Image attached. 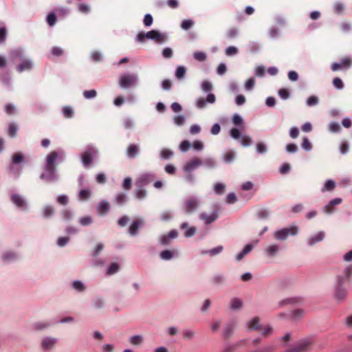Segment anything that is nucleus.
I'll list each match as a JSON object with an SVG mask.
<instances>
[{
  "label": "nucleus",
  "mask_w": 352,
  "mask_h": 352,
  "mask_svg": "<svg viewBox=\"0 0 352 352\" xmlns=\"http://www.w3.org/2000/svg\"><path fill=\"white\" fill-rule=\"evenodd\" d=\"M146 196V191L145 189L139 187L138 189L135 190V197L138 199H143Z\"/></svg>",
  "instance_id": "nucleus-43"
},
{
  "label": "nucleus",
  "mask_w": 352,
  "mask_h": 352,
  "mask_svg": "<svg viewBox=\"0 0 352 352\" xmlns=\"http://www.w3.org/2000/svg\"><path fill=\"white\" fill-rule=\"evenodd\" d=\"M16 258V254L12 252H7L3 255V260L7 263L11 262Z\"/></svg>",
  "instance_id": "nucleus-39"
},
{
  "label": "nucleus",
  "mask_w": 352,
  "mask_h": 352,
  "mask_svg": "<svg viewBox=\"0 0 352 352\" xmlns=\"http://www.w3.org/2000/svg\"><path fill=\"white\" fill-rule=\"evenodd\" d=\"M201 165H203L202 160L194 158L186 164L184 170L187 173H190Z\"/></svg>",
  "instance_id": "nucleus-11"
},
{
  "label": "nucleus",
  "mask_w": 352,
  "mask_h": 352,
  "mask_svg": "<svg viewBox=\"0 0 352 352\" xmlns=\"http://www.w3.org/2000/svg\"><path fill=\"white\" fill-rule=\"evenodd\" d=\"M279 250L280 246L278 244H272L265 249L264 252L268 257H274Z\"/></svg>",
  "instance_id": "nucleus-23"
},
{
  "label": "nucleus",
  "mask_w": 352,
  "mask_h": 352,
  "mask_svg": "<svg viewBox=\"0 0 352 352\" xmlns=\"http://www.w3.org/2000/svg\"><path fill=\"white\" fill-rule=\"evenodd\" d=\"M47 24L52 27L55 25L56 22V16L54 12H51L47 14V19H46Z\"/></svg>",
  "instance_id": "nucleus-47"
},
{
  "label": "nucleus",
  "mask_w": 352,
  "mask_h": 352,
  "mask_svg": "<svg viewBox=\"0 0 352 352\" xmlns=\"http://www.w3.org/2000/svg\"><path fill=\"white\" fill-rule=\"evenodd\" d=\"M109 210V204L106 201H100L97 206V212L100 214H104Z\"/></svg>",
  "instance_id": "nucleus-27"
},
{
  "label": "nucleus",
  "mask_w": 352,
  "mask_h": 352,
  "mask_svg": "<svg viewBox=\"0 0 352 352\" xmlns=\"http://www.w3.org/2000/svg\"><path fill=\"white\" fill-rule=\"evenodd\" d=\"M244 340H239L234 344H228L224 346L223 352H234L244 342Z\"/></svg>",
  "instance_id": "nucleus-26"
},
{
  "label": "nucleus",
  "mask_w": 352,
  "mask_h": 352,
  "mask_svg": "<svg viewBox=\"0 0 352 352\" xmlns=\"http://www.w3.org/2000/svg\"><path fill=\"white\" fill-rule=\"evenodd\" d=\"M138 75L136 74H123L120 76L118 84L122 89L135 86L138 82Z\"/></svg>",
  "instance_id": "nucleus-3"
},
{
  "label": "nucleus",
  "mask_w": 352,
  "mask_h": 352,
  "mask_svg": "<svg viewBox=\"0 0 352 352\" xmlns=\"http://www.w3.org/2000/svg\"><path fill=\"white\" fill-rule=\"evenodd\" d=\"M199 204L200 201L198 198L189 197L184 202L183 210L186 214L192 213L198 208Z\"/></svg>",
  "instance_id": "nucleus-5"
},
{
  "label": "nucleus",
  "mask_w": 352,
  "mask_h": 352,
  "mask_svg": "<svg viewBox=\"0 0 352 352\" xmlns=\"http://www.w3.org/2000/svg\"><path fill=\"white\" fill-rule=\"evenodd\" d=\"M311 342L309 340L300 341L296 346L288 349L285 352H302L308 349Z\"/></svg>",
  "instance_id": "nucleus-10"
},
{
  "label": "nucleus",
  "mask_w": 352,
  "mask_h": 352,
  "mask_svg": "<svg viewBox=\"0 0 352 352\" xmlns=\"http://www.w3.org/2000/svg\"><path fill=\"white\" fill-rule=\"evenodd\" d=\"M91 195V192L89 188L82 189L79 192V198L81 200H86Z\"/></svg>",
  "instance_id": "nucleus-52"
},
{
  "label": "nucleus",
  "mask_w": 352,
  "mask_h": 352,
  "mask_svg": "<svg viewBox=\"0 0 352 352\" xmlns=\"http://www.w3.org/2000/svg\"><path fill=\"white\" fill-rule=\"evenodd\" d=\"M195 22L192 19H185L181 23V28L184 30H188L191 28Z\"/></svg>",
  "instance_id": "nucleus-45"
},
{
  "label": "nucleus",
  "mask_w": 352,
  "mask_h": 352,
  "mask_svg": "<svg viewBox=\"0 0 352 352\" xmlns=\"http://www.w3.org/2000/svg\"><path fill=\"white\" fill-rule=\"evenodd\" d=\"M126 199V195L123 192H120V193L117 194V195L116 196L115 201H116V204H118V205H122L125 202Z\"/></svg>",
  "instance_id": "nucleus-60"
},
{
  "label": "nucleus",
  "mask_w": 352,
  "mask_h": 352,
  "mask_svg": "<svg viewBox=\"0 0 352 352\" xmlns=\"http://www.w3.org/2000/svg\"><path fill=\"white\" fill-rule=\"evenodd\" d=\"M223 250V247L222 245H219L215 247L208 251L203 252V254H209L210 256H214L221 253Z\"/></svg>",
  "instance_id": "nucleus-46"
},
{
  "label": "nucleus",
  "mask_w": 352,
  "mask_h": 352,
  "mask_svg": "<svg viewBox=\"0 0 352 352\" xmlns=\"http://www.w3.org/2000/svg\"><path fill=\"white\" fill-rule=\"evenodd\" d=\"M155 178V175L153 173L143 174L138 178L137 181V185L139 187L142 188L152 182Z\"/></svg>",
  "instance_id": "nucleus-12"
},
{
  "label": "nucleus",
  "mask_w": 352,
  "mask_h": 352,
  "mask_svg": "<svg viewBox=\"0 0 352 352\" xmlns=\"http://www.w3.org/2000/svg\"><path fill=\"white\" fill-rule=\"evenodd\" d=\"M119 265L116 263H111L107 270V274L111 275L118 272Z\"/></svg>",
  "instance_id": "nucleus-48"
},
{
  "label": "nucleus",
  "mask_w": 352,
  "mask_h": 352,
  "mask_svg": "<svg viewBox=\"0 0 352 352\" xmlns=\"http://www.w3.org/2000/svg\"><path fill=\"white\" fill-rule=\"evenodd\" d=\"M178 255V250H165L162 251L160 253V257L161 259L164 261H168L172 259L173 257L177 256Z\"/></svg>",
  "instance_id": "nucleus-16"
},
{
  "label": "nucleus",
  "mask_w": 352,
  "mask_h": 352,
  "mask_svg": "<svg viewBox=\"0 0 352 352\" xmlns=\"http://www.w3.org/2000/svg\"><path fill=\"white\" fill-rule=\"evenodd\" d=\"M140 152V147L139 146L134 144H130L126 148V156L130 159L135 158Z\"/></svg>",
  "instance_id": "nucleus-17"
},
{
  "label": "nucleus",
  "mask_w": 352,
  "mask_h": 352,
  "mask_svg": "<svg viewBox=\"0 0 352 352\" xmlns=\"http://www.w3.org/2000/svg\"><path fill=\"white\" fill-rule=\"evenodd\" d=\"M146 38L153 40L157 43H163L167 41V36L157 30H151L146 33Z\"/></svg>",
  "instance_id": "nucleus-7"
},
{
  "label": "nucleus",
  "mask_w": 352,
  "mask_h": 352,
  "mask_svg": "<svg viewBox=\"0 0 352 352\" xmlns=\"http://www.w3.org/2000/svg\"><path fill=\"white\" fill-rule=\"evenodd\" d=\"M63 113L65 118H70L73 116L74 111L70 107L65 106L63 109Z\"/></svg>",
  "instance_id": "nucleus-64"
},
{
  "label": "nucleus",
  "mask_w": 352,
  "mask_h": 352,
  "mask_svg": "<svg viewBox=\"0 0 352 352\" xmlns=\"http://www.w3.org/2000/svg\"><path fill=\"white\" fill-rule=\"evenodd\" d=\"M215 101V96L212 93H209L206 99L198 98L195 101V105L199 109H203L206 107V103L213 104Z\"/></svg>",
  "instance_id": "nucleus-9"
},
{
  "label": "nucleus",
  "mask_w": 352,
  "mask_h": 352,
  "mask_svg": "<svg viewBox=\"0 0 352 352\" xmlns=\"http://www.w3.org/2000/svg\"><path fill=\"white\" fill-rule=\"evenodd\" d=\"M177 236V231L176 230H172L167 234L160 236L159 243L164 246L168 245L171 243V241L176 239Z\"/></svg>",
  "instance_id": "nucleus-8"
},
{
  "label": "nucleus",
  "mask_w": 352,
  "mask_h": 352,
  "mask_svg": "<svg viewBox=\"0 0 352 352\" xmlns=\"http://www.w3.org/2000/svg\"><path fill=\"white\" fill-rule=\"evenodd\" d=\"M17 126L14 123H10L8 126V134L10 137L13 138L16 135Z\"/></svg>",
  "instance_id": "nucleus-57"
},
{
  "label": "nucleus",
  "mask_w": 352,
  "mask_h": 352,
  "mask_svg": "<svg viewBox=\"0 0 352 352\" xmlns=\"http://www.w3.org/2000/svg\"><path fill=\"white\" fill-rule=\"evenodd\" d=\"M344 284L345 278L343 276H337L334 285L333 298L338 303L344 302L347 297L348 292Z\"/></svg>",
  "instance_id": "nucleus-2"
},
{
  "label": "nucleus",
  "mask_w": 352,
  "mask_h": 352,
  "mask_svg": "<svg viewBox=\"0 0 352 352\" xmlns=\"http://www.w3.org/2000/svg\"><path fill=\"white\" fill-rule=\"evenodd\" d=\"M23 160H24L23 155L21 153H18L12 156V162L14 164H21V162H23Z\"/></svg>",
  "instance_id": "nucleus-56"
},
{
  "label": "nucleus",
  "mask_w": 352,
  "mask_h": 352,
  "mask_svg": "<svg viewBox=\"0 0 352 352\" xmlns=\"http://www.w3.org/2000/svg\"><path fill=\"white\" fill-rule=\"evenodd\" d=\"M275 346L272 344L263 346L258 349L252 351L250 352H273Z\"/></svg>",
  "instance_id": "nucleus-44"
},
{
  "label": "nucleus",
  "mask_w": 352,
  "mask_h": 352,
  "mask_svg": "<svg viewBox=\"0 0 352 352\" xmlns=\"http://www.w3.org/2000/svg\"><path fill=\"white\" fill-rule=\"evenodd\" d=\"M32 67V61L30 59L25 58L21 61V63L16 67V69L19 72H22L25 70H31Z\"/></svg>",
  "instance_id": "nucleus-18"
},
{
  "label": "nucleus",
  "mask_w": 352,
  "mask_h": 352,
  "mask_svg": "<svg viewBox=\"0 0 352 352\" xmlns=\"http://www.w3.org/2000/svg\"><path fill=\"white\" fill-rule=\"evenodd\" d=\"M72 287L78 292H82L85 289V286L80 280H75L72 283Z\"/></svg>",
  "instance_id": "nucleus-53"
},
{
  "label": "nucleus",
  "mask_w": 352,
  "mask_h": 352,
  "mask_svg": "<svg viewBox=\"0 0 352 352\" xmlns=\"http://www.w3.org/2000/svg\"><path fill=\"white\" fill-rule=\"evenodd\" d=\"M299 301L298 298H287L280 300L278 302L279 307H283L288 304H295Z\"/></svg>",
  "instance_id": "nucleus-35"
},
{
  "label": "nucleus",
  "mask_w": 352,
  "mask_h": 352,
  "mask_svg": "<svg viewBox=\"0 0 352 352\" xmlns=\"http://www.w3.org/2000/svg\"><path fill=\"white\" fill-rule=\"evenodd\" d=\"M179 228L182 230H185L184 236L187 238L192 236L197 231V228L195 227H190L187 222L181 223Z\"/></svg>",
  "instance_id": "nucleus-20"
},
{
  "label": "nucleus",
  "mask_w": 352,
  "mask_h": 352,
  "mask_svg": "<svg viewBox=\"0 0 352 352\" xmlns=\"http://www.w3.org/2000/svg\"><path fill=\"white\" fill-rule=\"evenodd\" d=\"M193 57L195 60L203 62L205 61L207 58V55L206 53L201 51H196L193 53Z\"/></svg>",
  "instance_id": "nucleus-40"
},
{
  "label": "nucleus",
  "mask_w": 352,
  "mask_h": 352,
  "mask_svg": "<svg viewBox=\"0 0 352 352\" xmlns=\"http://www.w3.org/2000/svg\"><path fill=\"white\" fill-rule=\"evenodd\" d=\"M298 232V228L296 226H292L289 228H281L276 230L273 236L275 239L285 241L289 235L295 236Z\"/></svg>",
  "instance_id": "nucleus-4"
},
{
  "label": "nucleus",
  "mask_w": 352,
  "mask_h": 352,
  "mask_svg": "<svg viewBox=\"0 0 352 352\" xmlns=\"http://www.w3.org/2000/svg\"><path fill=\"white\" fill-rule=\"evenodd\" d=\"M345 278V283L352 276V265L346 266L343 272V274L342 275Z\"/></svg>",
  "instance_id": "nucleus-55"
},
{
  "label": "nucleus",
  "mask_w": 352,
  "mask_h": 352,
  "mask_svg": "<svg viewBox=\"0 0 352 352\" xmlns=\"http://www.w3.org/2000/svg\"><path fill=\"white\" fill-rule=\"evenodd\" d=\"M212 83L208 80H204L201 83V89L204 92L209 93L212 91Z\"/></svg>",
  "instance_id": "nucleus-37"
},
{
  "label": "nucleus",
  "mask_w": 352,
  "mask_h": 352,
  "mask_svg": "<svg viewBox=\"0 0 352 352\" xmlns=\"http://www.w3.org/2000/svg\"><path fill=\"white\" fill-rule=\"evenodd\" d=\"M65 158V152L63 149L51 151L45 158L44 171L40 178L45 182L52 183L58 179L56 162H63Z\"/></svg>",
  "instance_id": "nucleus-1"
},
{
  "label": "nucleus",
  "mask_w": 352,
  "mask_h": 352,
  "mask_svg": "<svg viewBox=\"0 0 352 352\" xmlns=\"http://www.w3.org/2000/svg\"><path fill=\"white\" fill-rule=\"evenodd\" d=\"M256 151L258 154H263L267 152V147L263 142H259L256 144Z\"/></svg>",
  "instance_id": "nucleus-49"
},
{
  "label": "nucleus",
  "mask_w": 352,
  "mask_h": 352,
  "mask_svg": "<svg viewBox=\"0 0 352 352\" xmlns=\"http://www.w3.org/2000/svg\"><path fill=\"white\" fill-rule=\"evenodd\" d=\"M235 326L236 324L233 321L229 322L225 325L222 331L224 338L227 339L232 336L235 329Z\"/></svg>",
  "instance_id": "nucleus-19"
},
{
  "label": "nucleus",
  "mask_w": 352,
  "mask_h": 352,
  "mask_svg": "<svg viewBox=\"0 0 352 352\" xmlns=\"http://www.w3.org/2000/svg\"><path fill=\"white\" fill-rule=\"evenodd\" d=\"M7 37V28L3 22L0 21V43L6 41Z\"/></svg>",
  "instance_id": "nucleus-34"
},
{
  "label": "nucleus",
  "mask_w": 352,
  "mask_h": 352,
  "mask_svg": "<svg viewBox=\"0 0 352 352\" xmlns=\"http://www.w3.org/2000/svg\"><path fill=\"white\" fill-rule=\"evenodd\" d=\"M199 217L201 220L204 221L206 225H209L218 218L219 214L217 211H213L210 214L202 212L199 214Z\"/></svg>",
  "instance_id": "nucleus-13"
},
{
  "label": "nucleus",
  "mask_w": 352,
  "mask_h": 352,
  "mask_svg": "<svg viewBox=\"0 0 352 352\" xmlns=\"http://www.w3.org/2000/svg\"><path fill=\"white\" fill-rule=\"evenodd\" d=\"M246 327L249 330H258L261 327V319L259 317H254L246 323Z\"/></svg>",
  "instance_id": "nucleus-22"
},
{
  "label": "nucleus",
  "mask_w": 352,
  "mask_h": 352,
  "mask_svg": "<svg viewBox=\"0 0 352 352\" xmlns=\"http://www.w3.org/2000/svg\"><path fill=\"white\" fill-rule=\"evenodd\" d=\"M334 12L337 14H342L344 10V5L341 2H336L333 6Z\"/></svg>",
  "instance_id": "nucleus-63"
},
{
  "label": "nucleus",
  "mask_w": 352,
  "mask_h": 352,
  "mask_svg": "<svg viewBox=\"0 0 352 352\" xmlns=\"http://www.w3.org/2000/svg\"><path fill=\"white\" fill-rule=\"evenodd\" d=\"M55 210L52 206L47 205L43 208V215L45 218H50L54 214Z\"/></svg>",
  "instance_id": "nucleus-33"
},
{
  "label": "nucleus",
  "mask_w": 352,
  "mask_h": 352,
  "mask_svg": "<svg viewBox=\"0 0 352 352\" xmlns=\"http://www.w3.org/2000/svg\"><path fill=\"white\" fill-rule=\"evenodd\" d=\"M243 305V301L238 298H234L230 301V309L232 311H237L242 308Z\"/></svg>",
  "instance_id": "nucleus-28"
},
{
  "label": "nucleus",
  "mask_w": 352,
  "mask_h": 352,
  "mask_svg": "<svg viewBox=\"0 0 352 352\" xmlns=\"http://www.w3.org/2000/svg\"><path fill=\"white\" fill-rule=\"evenodd\" d=\"M253 247L254 245L250 243L245 245L243 250L236 255V260L237 261H241L245 255L252 250Z\"/></svg>",
  "instance_id": "nucleus-24"
},
{
  "label": "nucleus",
  "mask_w": 352,
  "mask_h": 352,
  "mask_svg": "<svg viewBox=\"0 0 352 352\" xmlns=\"http://www.w3.org/2000/svg\"><path fill=\"white\" fill-rule=\"evenodd\" d=\"M225 185L222 183H217L214 185V191L217 195H222L225 190Z\"/></svg>",
  "instance_id": "nucleus-51"
},
{
  "label": "nucleus",
  "mask_w": 352,
  "mask_h": 352,
  "mask_svg": "<svg viewBox=\"0 0 352 352\" xmlns=\"http://www.w3.org/2000/svg\"><path fill=\"white\" fill-rule=\"evenodd\" d=\"M142 222L140 220H135L131 224L129 232L131 236H135L138 234V229L141 225Z\"/></svg>",
  "instance_id": "nucleus-30"
},
{
  "label": "nucleus",
  "mask_w": 352,
  "mask_h": 352,
  "mask_svg": "<svg viewBox=\"0 0 352 352\" xmlns=\"http://www.w3.org/2000/svg\"><path fill=\"white\" fill-rule=\"evenodd\" d=\"M342 200L341 198H335V199H332L331 201H329V203L327 205H326L323 208L324 212H325L326 214H331V210H327L329 206L333 207L334 206L339 205L342 203Z\"/></svg>",
  "instance_id": "nucleus-31"
},
{
  "label": "nucleus",
  "mask_w": 352,
  "mask_h": 352,
  "mask_svg": "<svg viewBox=\"0 0 352 352\" xmlns=\"http://www.w3.org/2000/svg\"><path fill=\"white\" fill-rule=\"evenodd\" d=\"M328 128H329V130L333 133H338L341 129L340 124L336 122H330Z\"/></svg>",
  "instance_id": "nucleus-58"
},
{
  "label": "nucleus",
  "mask_w": 352,
  "mask_h": 352,
  "mask_svg": "<svg viewBox=\"0 0 352 352\" xmlns=\"http://www.w3.org/2000/svg\"><path fill=\"white\" fill-rule=\"evenodd\" d=\"M160 157L164 160H168L173 155V152L167 148H163L160 153Z\"/></svg>",
  "instance_id": "nucleus-42"
},
{
  "label": "nucleus",
  "mask_w": 352,
  "mask_h": 352,
  "mask_svg": "<svg viewBox=\"0 0 352 352\" xmlns=\"http://www.w3.org/2000/svg\"><path fill=\"white\" fill-rule=\"evenodd\" d=\"M301 146L304 150H305L307 151H309L311 149V148H312L311 144L309 142L307 137L302 138V142Z\"/></svg>",
  "instance_id": "nucleus-59"
},
{
  "label": "nucleus",
  "mask_w": 352,
  "mask_h": 352,
  "mask_svg": "<svg viewBox=\"0 0 352 352\" xmlns=\"http://www.w3.org/2000/svg\"><path fill=\"white\" fill-rule=\"evenodd\" d=\"M351 65V60L349 58H344L340 63H334L331 65V69L334 72L338 71L339 69L345 68H349Z\"/></svg>",
  "instance_id": "nucleus-14"
},
{
  "label": "nucleus",
  "mask_w": 352,
  "mask_h": 352,
  "mask_svg": "<svg viewBox=\"0 0 352 352\" xmlns=\"http://www.w3.org/2000/svg\"><path fill=\"white\" fill-rule=\"evenodd\" d=\"M339 150L342 155L347 153L349 150V145L348 142L346 140L342 141L340 145Z\"/></svg>",
  "instance_id": "nucleus-50"
},
{
  "label": "nucleus",
  "mask_w": 352,
  "mask_h": 352,
  "mask_svg": "<svg viewBox=\"0 0 352 352\" xmlns=\"http://www.w3.org/2000/svg\"><path fill=\"white\" fill-rule=\"evenodd\" d=\"M336 187V182L331 179H329L327 180L323 188H322V192H326V191H331L332 190H333Z\"/></svg>",
  "instance_id": "nucleus-36"
},
{
  "label": "nucleus",
  "mask_w": 352,
  "mask_h": 352,
  "mask_svg": "<svg viewBox=\"0 0 352 352\" xmlns=\"http://www.w3.org/2000/svg\"><path fill=\"white\" fill-rule=\"evenodd\" d=\"M11 56L13 59L21 61L25 59L23 52L21 49H16L11 52Z\"/></svg>",
  "instance_id": "nucleus-32"
},
{
  "label": "nucleus",
  "mask_w": 352,
  "mask_h": 352,
  "mask_svg": "<svg viewBox=\"0 0 352 352\" xmlns=\"http://www.w3.org/2000/svg\"><path fill=\"white\" fill-rule=\"evenodd\" d=\"M93 222L92 218L90 216H86L81 217L79 219V223L80 225L85 226L91 224Z\"/></svg>",
  "instance_id": "nucleus-61"
},
{
  "label": "nucleus",
  "mask_w": 352,
  "mask_h": 352,
  "mask_svg": "<svg viewBox=\"0 0 352 352\" xmlns=\"http://www.w3.org/2000/svg\"><path fill=\"white\" fill-rule=\"evenodd\" d=\"M203 165L208 168H213L216 166V161L212 157H207L202 160Z\"/></svg>",
  "instance_id": "nucleus-41"
},
{
  "label": "nucleus",
  "mask_w": 352,
  "mask_h": 352,
  "mask_svg": "<svg viewBox=\"0 0 352 352\" xmlns=\"http://www.w3.org/2000/svg\"><path fill=\"white\" fill-rule=\"evenodd\" d=\"M12 201L14 204H15L18 208L21 209H25L26 207V204L25 202L24 199L19 195V194H12L11 197Z\"/></svg>",
  "instance_id": "nucleus-21"
},
{
  "label": "nucleus",
  "mask_w": 352,
  "mask_h": 352,
  "mask_svg": "<svg viewBox=\"0 0 352 352\" xmlns=\"http://www.w3.org/2000/svg\"><path fill=\"white\" fill-rule=\"evenodd\" d=\"M97 154V150L93 146H88L85 152L81 155V161L85 166H88L91 164L94 157Z\"/></svg>",
  "instance_id": "nucleus-6"
},
{
  "label": "nucleus",
  "mask_w": 352,
  "mask_h": 352,
  "mask_svg": "<svg viewBox=\"0 0 352 352\" xmlns=\"http://www.w3.org/2000/svg\"><path fill=\"white\" fill-rule=\"evenodd\" d=\"M186 120L185 116L183 115H178L173 118L174 123L177 126H182L184 124Z\"/></svg>",
  "instance_id": "nucleus-62"
},
{
  "label": "nucleus",
  "mask_w": 352,
  "mask_h": 352,
  "mask_svg": "<svg viewBox=\"0 0 352 352\" xmlns=\"http://www.w3.org/2000/svg\"><path fill=\"white\" fill-rule=\"evenodd\" d=\"M144 337L142 335H135L129 338V342L131 345L140 346L143 343Z\"/></svg>",
  "instance_id": "nucleus-29"
},
{
  "label": "nucleus",
  "mask_w": 352,
  "mask_h": 352,
  "mask_svg": "<svg viewBox=\"0 0 352 352\" xmlns=\"http://www.w3.org/2000/svg\"><path fill=\"white\" fill-rule=\"evenodd\" d=\"M325 233L323 231H320L314 236H311L307 239V243L309 245L312 246L318 242L322 241L324 239Z\"/></svg>",
  "instance_id": "nucleus-15"
},
{
  "label": "nucleus",
  "mask_w": 352,
  "mask_h": 352,
  "mask_svg": "<svg viewBox=\"0 0 352 352\" xmlns=\"http://www.w3.org/2000/svg\"><path fill=\"white\" fill-rule=\"evenodd\" d=\"M186 69L184 66H178L175 71V76L177 79H182L186 75Z\"/></svg>",
  "instance_id": "nucleus-38"
},
{
  "label": "nucleus",
  "mask_w": 352,
  "mask_h": 352,
  "mask_svg": "<svg viewBox=\"0 0 352 352\" xmlns=\"http://www.w3.org/2000/svg\"><path fill=\"white\" fill-rule=\"evenodd\" d=\"M56 339L54 338H45L43 340L41 346L44 349H50L56 344Z\"/></svg>",
  "instance_id": "nucleus-25"
},
{
  "label": "nucleus",
  "mask_w": 352,
  "mask_h": 352,
  "mask_svg": "<svg viewBox=\"0 0 352 352\" xmlns=\"http://www.w3.org/2000/svg\"><path fill=\"white\" fill-rule=\"evenodd\" d=\"M319 102V99L317 96H311L307 99L306 104L309 107L317 105Z\"/></svg>",
  "instance_id": "nucleus-54"
}]
</instances>
